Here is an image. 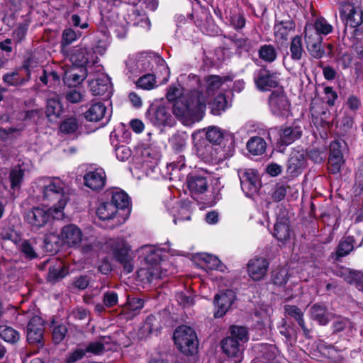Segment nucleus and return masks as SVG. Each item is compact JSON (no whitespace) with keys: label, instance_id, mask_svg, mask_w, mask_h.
I'll return each instance as SVG.
<instances>
[{"label":"nucleus","instance_id":"f257e3e1","mask_svg":"<svg viewBox=\"0 0 363 363\" xmlns=\"http://www.w3.org/2000/svg\"><path fill=\"white\" fill-rule=\"evenodd\" d=\"M42 199L51 204L54 218L62 219L64 217L63 210L69 199V189L59 178L45 179L40 187Z\"/></svg>","mask_w":363,"mask_h":363},{"label":"nucleus","instance_id":"f03ea898","mask_svg":"<svg viewBox=\"0 0 363 363\" xmlns=\"http://www.w3.org/2000/svg\"><path fill=\"white\" fill-rule=\"evenodd\" d=\"M183 125L191 126L201 121L205 115L206 108L203 92L192 89L185 96L183 92Z\"/></svg>","mask_w":363,"mask_h":363},{"label":"nucleus","instance_id":"7ed1b4c3","mask_svg":"<svg viewBox=\"0 0 363 363\" xmlns=\"http://www.w3.org/2000/svg\"><path fill=\"white\" fill-rule=\"evenodd\" d=\"M277 131V140L275 143L276 149L284 153L287 146L299 140L303 133L301 121L294 120L286 122L275 128Z\"/></svg>","mask_w":363,"mask_h":363},{"label":"nucleus","instance_id":"20e7f679","mask_svg":"<svg viewBox=\"0 0 363 363\" xmlns=\"http://www.w3.org/2000/svg\"><path fill=\"white\" fill-rule=\"evenodd\" d=\"M106 246L110 249L115 259L123 265V269L127 273L133 271V259L129 254L130 247L124 239L121 238L109 239L106 242Z\"/></svg>","mask_w":363,"mask_h":363},{"label":"nucleus","instance_id":"39448f33","mask_svg":"<svg viewBox=\"0 0 363 363\" xmlns=\"http://www.w3.org/2000/svg\"><path fill=\"white\" fill-rule=\"evenodd\" d=\"M199 341L194 328L183 324V363L198 360Z\"/></svg>","mask_w":363,"mask_h":363},{"label":"nucleus","instance_id":"423d86ee","mask_svg":"<svg viewBox=\"0 0 363 363\" xmlns=\"http://www.w3.org/2000/svg\"><path fill=\"white\" fill-rule=\"evenodd\" d=\"M340 17L343 22H345L343 36L345 38L347 26L354 28V34L358 31L357 28L363 23V11L361 8L357 7L354 3L345 1L340 9Z\"/></svg>","mask_w":363,"mask_h":363},{"label":"nucleus","instance_id":"0eeeda50","mask_svg":"<svg viewBox=\"0 0 363 363\" xmlns=\"http://www.w3.org/2000/svg\"><path fill=\"white\" fill-rule=\"evenodd\" d=\"M268 106L272 115L286 118L290 112V101L281 88L274 90L268 97Z\"/></svg>","mask_w":363,"mask_h":363},{"label":"nucleus","instance_id":"6e6552de","mask_svg":"<svg viewBox=\"0 0 363 363\" xmlns=\"http://www.w3.org/2000/svg\"><path fill=\"white\" fill-rule=\"evenodd\" d=\"M279 75L277 72L270 70L267 65H262L261 68L254 74V82L259 91H270L279 86Z\"/></svg>","mask_w":363,"mask_h":363},{"label":"nucleus","instance_id":"1a4fd4ad","mask_svg":"<svg viewBox=\"0 0 363 363\" xmlns=\"http://www.w3.org/2000/svg\"><path fill=\"white\" fill-rule=\"evenodd\" d=\"M206 138L212 144L220 145L224 142L222 147L224 158L232 157L235 152V137L233 135H224L219 128L209 127L206 133Z\"/></svg>","mask_w":363,"mask_h":363},{"label":"nucleus","instance_id":"9d476101","mask_svg":"<svg viewBox=\"0 0 363 363\" xmlns=\"http://www.w3.org/2000/svg\"><path fill=\"white\" fill-rule=\"evenodd\" d=\"M93 50L86 47L77 46L62 52L65 58L68 59L72 65L77 67H84L89 63L95 62L94 53Z\"/></svg>","mask_w":363,"mask_h":363},{"label":"nucleus","instance_id":"9b49d317","mask_svg":"<svg viewBox=\"0 0 363 363\" xmlns=\"http://www.w3.org/2000/svg\"><path fill=\"white\" fill-rule=\"evenodd\" d=\"M54 217L52 208L46 209L41 207H33L24 213L25 221L33 228L38 230L44 227L50 220V216Z\"/></svg>","mask_w":363,"mask_h":363},{"label":"nucleus","instance_id":"f8f14e48","mask_svg":"<svg viewBox=\"0 0 363 363\" xmlns=\"http://www.w3.org/2000/svg\"><path fill=\"white\" fill-rule=\"evenodd\" d=\"M242 190L247 196L251 197L257 193L262 183L257 172L252 169H246L239 174Z\"/></svg>","mask_w":363,"mask_h":363},{"label":"nucleus","instance_id":"ddd939ff","mask_svg":"<svg viewBox=\"0 0 363 363\" xmlns=\"http://www.w3.org/2000/svg\"><path fill=\"white\" fill-rule=\"evenodd\" d=\"M236 295L233 290L226 289L216 294L213 298L215 318L223 317L232 306Z\"/></svg>","mask_w":363,"mask_h":363},{"label":"nucleus","instance_id":"4468645a","mask_svg":"<svg viewBox=\"0 0 363 363\" xmlns=\"http://www.w3.org/2000/svg\"><path fill=\"white\" fill-rule=\"evenodd\" d=\"M269 267V262L267 258L256 256L248 261L247 272L254 281H260L265 278Z\"/></svg>","mask_w":363,"mask_h":363},{"label":"nucleus","instance_id":"2eb2a0df","mask_svg":"<svg viewBox=\"0 0 363 363\" xmlns=\"http://www.w3.org/2000/svg\"><path fill=\"white\" fill-rule=\"evenodd\" d=\"M306 166V152L303 149H294L289 155L286 172L291 177H296L300 175Z\"/></svg>","mask_w":363,"mask_h":363},{"label":"nucleus","instance_id":"dca6fc26","mask_svg":"<svg viewBox=\"0 0 363 363\" xmlns=\"http://www.w3.org/2000/svg\"><path fill=\"white\" fill-rule=\"evenodd\" d=\"M44 321L38 315L33 316L27 325V340L30 344L38 347L43 346Z\"/></svg>","mask_w":363,"mask_h":363},{"label":"nucleus","instance_id":"f3484780","mask_svg":"<svg viewBox=\"0 0 363 363\" xmlns=\"http://www.w3.org/2000/svg\"><path fill=\"white\" fill-rule=\"evenodd\" d=\"M146 116L155 125L172 126L175 123L167 108L162 105L150 106L146 112Z\"/></svg>","mask_w":363,"mask_h":363},{"label":"nucleus","instance_id":"a211bd4d","mask_svg":"<svg viewBox=\"0 0 363 363\" xmlns=\"http://www.w3.org/2000/svg\"><path fill=\"white\" fill-rule=\"evenodd\" d=\"M220 346L230 363H241L243 359V349L240 342L231 337H225L222 340Z\"/></svg>","mask_w":363,"mask_h":363},{"label":"nucleus","instance_id":"6ab92c4d","mask_svg":"<svg viewBox=\"0 0 363 363\" xmlns=\"http://www.w3.org/2000/svg\"><path fill=\"white\" fill-rule=\"evenodd\" d=\"M192 261L201 269L206 271L218 270L224 272L225 266L219 258L208 253H197L192 256Z\"/></svg>","mask_w":363,"mask_h":363},{"label":"nucleus","instance_id":"aec40b11","mask_svg":"<svg viewBox=\"0 0 363 363\" xmlns=\"http://www.w3.org/2000/svg\"><path fill=\"white\" fill-rule=\"evenodd\" d=\"M82 232L74 224H68L62 227L60 234V238L64 244L69 247L77 248L82 241Z\"/></svg>","mask_w":363,"mask_h":363},{"label":"nucleus","instance_id":"412c9836","mask_svg":"<svg viewBox=\"0 0 363 363\" xmlns=\"http://www.w3.org/2000/svg\"><path fill=\"white\" fill-rule=\"evenodd\" d=\"M345 163L341 144L338 141H333L330 145V152L328 159V170L330 174H336L340 172Z\"/></svg>","mask_w":363,"mask_h":363},{"label":"nucleus","instance_id":"4be33fe9","mask_svg":"<svg viewBox=\"0 0 363 363\" xmlns=\"http://www.w3.org/2000/svg\"><path fill=\"white\" fill-rule=\"evenodd\" d=\"M293 234L290 220L288 217H277L274 225L272 236L283 245L286 244Z\"/></svg>","mask_w":363,"mask_h":363},{"label":"nucleus","instance_id":"5701e85b","mask_svg":"<svg viewBox=\"0 0 363 363\" xmlns=\"http://www.w3.org/2000/svg\"><path fill=\"white\" fill-rule=\"evenodd\" d=\"M166 99L172 106V113L182 121V87L179 84L171 85L167 90Z\"/></svg>","mask_w":363,"mask_h":363},{"label":"nucleus","instance_id":"b1692460","mask_svg":"<svg viewBox=\"0 0 363 363\" xmlns=\"http://www.w3.org/2000/svg\"><path fill=\"white\" fill-rule=\"evenodd\" d=\"M355 239L354 236L343 237L337 244L335 251L332 252L328 260L332 262H340L342 257L350 255L354 248Z\"/></svg>","mask_w":363,"mask_h":363},{"label":"nucleus","instance_id":"393cba45","mask_svg":"<svg viewBox=\"0 0 363 363\" xmlns=\"http://www.w3.org/2000/svg\"><path fill=\"white\" fill-rule=\"evenodd\" d=\"M332 334L338 335L344 339H349L356 330L354 323L347 318H340L335 320L331 325Z\"/></svg>","mask_w":363,"mask_h":363},{"label":"nucleus","instance_id":"a878e982","mask_svg":"<svg viewBox=\"0 0 363 363\" xmlns=\"http://www.w3.org/2000/svg\"><path fill=\"white\" fill-rule=\"evenodd\" d=\"M30 73L28 70L19 68L3 75L2 80L8 86H21L30 80Z\"/></svg>","mask_w":363,"mask_h":363},{"label":"nucleus","instance_id":"bb28decb","mask_svg":"<svg viewBox=\"0 0 363 363\" xmlns=\"http://www.w3.org/2000/svg\"><path fill=\"white\" fill-rule=\"evenodd\" d=\"M186 185L190 192L194 194H203L208 188L207 177L196 172L187 175Z\"/></svg>","mask_w":363,"mask_h":363},{"label":"nucleus","instance_id":"cd10ccee","mask_svg":"<svg viewBox=\"0 0 363 363\" xmlns=\"http://www.w3.org/2000/svg\"><path fill=\"white\" fill-rule=\"evenodd\" d=\"M90 90L94 96H108L111 93V84L108 77L101 74L97 78L89 81Z\"/></svg>","mask_w":363,"mask_h":363},{"label":"nucleus","instance_id":"c85d7f7f","mask_svg":"<svg viewBox=\"0 0 363 363\" xmlns=\"http://www.w3.org/2000/svg\"><path fill=\"white\" fill-rule=\"evenodd\" d=\"M138 279L143 282L152 283L161 279L164 273L159 265H150L144 263L137 272Z\"/></svg>","mask_w":363,"mask_h":363},{"label":"nucleus","instance_id":"c756f323","mask_svg":"<svg viewBox=\"0 0 363 363\" xmlns=\"http://www.w3.org/2000/svg\"><path fill=\"white\" fill-rule=\"evenodd\" d=\"M84 184L92 190L98 191L104 187L106 174L102 169H96L86 173L84 177Z\"/></svg>","mask_w":363,"mask_h":363},{"label":"nucleus","instance_id":"7c9ffc66","mask_svg":"<svg viewBox=\"0 0 363 363\" xmlns=\"http://www.w3.org/2000/svg\"><path fill=\"white\" fill-rule=\"evenodd\" d=\"M141 253L145 256V264L150 265H159L164 260L165 255L163 250L151 245L143 246L140 248Z\"/></svg>","mask_w":363,"mask_h":363},{"label":"nucleus","instance_id":"2f4dec72","mask_svg":"<svg viewBox=\"0 0 363 363\" xmlns=\"http://www.w3.org/2000/svg\"><path fill=\"white\" fill-rule=\"evenodd\" d=\"M226 18L229 21L230 26L238 32L242 30L246 25L244 11L239 8L234 7L230 9Z\"/></svg>","mask_w":363,"mask_h":363},{"label":"nucleus","instance_id":"473e14b6","mask_svg":"<svg viewBox=\"0 0 363 363\" xmlns=\"http://www.w3.org/2000/svg\"><path fill=\"white\" fill-rule=\"evenodd\" d=\"M285 313L290 317L295 319L298 325L303 330V335L306 337H310L311 330H309L305 323L303 318V313L301 309L294 305H286L284 306Z\"/></svg>","mask_w":363,"mask_h":363},{"label":"nucleus","instance_id":"72a5a7b5","mask_svg":"<svg viewBox=\"0 0 363 363\" xmlns=\"http://www.w3.org/2000/svg\"><path fill=\"white\" fill-rule=\"evenodd\" d=\"M311 318L320 325H326L330 321L328 308L321 303H314L310 308Z\"/></svg>","mask_w":363,"mask_h":363},{"label":"nucleus","instance_id":"f704fd0d","mask_svg":"<svg viewBox=\"0 0 363 363\" xmlns=\"http://www.w3.org/2000/svg\"><path fill=\"white\" fill-rule=\"evenodd\" d=\"M232 43H233L238 51L251 52H254L255 46L257 45V41L252 40L247 37H238L237 34L228 37Z\"/></svg>","mask_w":363,"mask_h":363},{"label":"nucleus","instance_id":"c9c22d12","mask_svg":"<svg viewBox=\"0 0 363 363\" xmlns=\"http://www.w3.org/2000/svg\"><path fill=\"white\" fill-rule=\"evenodd\" d=\"M106 112L105 105L101 102H96L84 113V117L88 121L98 122L104 118Z\"/></svg>","mask_w":363,"mask_h":363},{"label":"nucleus","instance_id":"e433bc0d","mask_svg":"<svg viewBox=\"0 0 363 363\" xmlns=\"http://www.w3.org/2000/svg\"><path fill=\"white\" fill-rule=\"evenodd\" d=\"M246 147L251 155L255 156L262 155L266 151L267 143L264 138L255 136L249 139Z\"/></svg>","mask_w":363,"mask_h":363},{"label":"nucleus","instance_id":"4c0bfd02","mask_svg":"<svg viewBox=\"0 0 363 363\" xmlns=\"http://www.w3.org/2000/svg\"><path fill=\"white\" fill-rule=\"evenodd\" d=\"M257 53L259 59L268 64L275 62L278 57L277 51L272 44L262 45L257 50Z\"/></svg>","mask_w":363,"mask_h":363},{"label":"nucleus","instance_id":"58836bf2","mask_svg":"<svg viewBox=\"0 0 363 363\" xmlns=\"http://www.w3.org/2000/svg\"><path fill=\"white\" fill-rule=\"evenodd\" d=\"M289 50L291 58L294 62H299L305 53L301 35H296L291 38Z\"/></svg>","mask_w":363,"mask_h":363},{"label":"nucleus","instance_id":"ea45409f","mask_svg":"<svg viewBox=\"0 0 363 363\" xmlns=\"http://www.w3.org/2000/svg\"><path fill=\"white\" fill-rule=\"evenodd\" d=\"M295 28V21L290 16L285 20L276 21L274 26L275 33L280 36L281 39H286L289 32L294 30Z\"/></svg>","mask_w":363,"mask_h":363},{"label":"nucleus","instance_id":"a19ab883","mask_svg":"<svg viewBox=\"0 0 363 363\" xmlns=\"http://www.w3.org/2000/svg\"><path fill=\"white\" fill-rule=\"evenodd\" d=\"M290 274L288 269L278 267L271 272L272 283L277 286H284L288 282Z\"/></svg>","mask_w":363,"mask_h":363},{"label":"nucleus","instance_id":"79ce46f5","mask_svg":"<svg viewBox=\"0 0 363 363\" xmlns=\"http://www.w3.org/2000/svg\"><path fill=\"white\" fill-rule=\"evenodd\" d=\"M81 35L80 31H75L70 28H65L62 32L60 52H63L70 49L71 48H69V45L77 40Z\"/></svg>","mask_w":363,"mask_h":363},{"label":"nucleus","instance_id":"37998d69","mask_svg":"<svg viewBox=\"0 0 363 363\" xmlns=\"http://www.w3.org/2000/svg\"><path fill=\"white\" fill-rule=\"evenodd\" d=\"M228 107V101L225 94H219L213 100L209 103L211 113L214 116H220L226 110Z\"/></svg>","mask_w":363,"mask_h":363},{"label":"nucleus","instance_id":"c03bdc74","mask_svg":"<svg viewBox=\"0 0 363 363\" xmlns=\"http://www.w3.org/2000/svg\"><path fill=\"white\" fill-rule=\"evenodd\" d=\"M162 328V315H150L146 319L143 327V330L147 331L148 333H158Z\"/></svg>","mask_w":363,"mask_h":363},{"label":"nucleus","instance_id":"a18cd8bd","mask_svg":"<svg viewBox=\"0 0 363 363\" xmlns=\"http://www.w3.org/2000/svg\"><path fill=\"white\" fill-rule=\"evenodd\" d=\"M63 111V106L58 96L50 97L47 101L46 113L48 117H59Z\"/></svg>","mask_w":363,"mask_h":363},{"label":"nucleus","instance_id":"49530a36","mask_svg":"<svg viewBox=\"0 0 363 363\" xmlns=\"http://www.w3.org/2000/svg\"><path fill=\"white\" fill-rule=\"evenodd\" d=\"M96 213L101 220H110L116 213V207L111 202H104L98 206Z\"/></svg>","mask_w":363,"mask_h":363},{"label":"nucleus","instance_id":"de8ad7c7","mask_svg":"<svg viewBox=\"0 0 363 363\" xmlns=\"http://www.w3.org/2000/svg\"><path fill=\"white\" fill-rule=\"evenodd\" d=\"M229 333L230 336L227 337H231L232 339L238 340L239 342H246L249 340L248 330L245 326L230 325L229 328Z\"/></svg>","mask_w":363,"mask_h":363},{"label":"nucleus","instance_id":"09e8293b","mask_svg":"<svg viewBox=\"0 0 363 363\" xmlns=\"http://www.w3.org/2000/svg\"><path fill=\"white\" fill-rule=\"evenodd\" d=\"M111 203L114 205L117 212L118 209L128 208L130 204L129 197L124 191H116L113 193Z\"/></svg>","mask_w":363,"mask_h":363},{"label":"nucleus","instance_id":"8fccbe9b","mask_svg":"<svg viewBox=\"0 0 363 363\" xmlns=\"http://www.w3.org/2000/svg\"><path fill=\"white\" fill-rule=\"evenodd\" d=\"M24 176V170L22 169L20 164L14 166L9 174V179L11 181V187L12 189L19 188Z\"/></svg>","mask_w":363,"mask_h":363},{"label":"nucleus","instance_id":"3c124183","mask_svg":"<svg viewBox=\"0 0 363 363\" xmlns=\"http://www.w3.org/2000/svg\"><path fill=\"white\" fill-rule=\"evenodd\" d=\"M313 29L317 31L320 35H328L331 33L333 30V27L330 24L328 21L323 17H318L316 18L313 25H312Z\"/></svg>","mask_w":363,"mask_h":363},{"label":"nucleus","instance_id":"603ef678","mask_svg":"<svg viewBox=\"0 0 363 363\" xmlns=\"http://www.w3.org/2000/svg\"><path fill=\"white\" fill-rule=\"evenodd\" d=\"M304 39L306 45L323 42V37L315 31L312 25H306L304 30Z\"/></svg>","mask_w":363,"mask_h":363},{"label":"nucleus","instance_id":"864d4df0","mask_svg":"<svg viewBox=\"0 0 363 363\" xmlns=\"http://www.w3.org/2000/svg\"><path fill=\"white\" fill-rule=\"evenodd\" d=\"M110 337L103 336L101 337L99 341L91 342L86 346L85 352L99 354L104 350V344L108 343L110 340Z\"/></svg>","mask_w":363,"mask_h":363},{"label":"nucleus","instance_id":"5fc2aeb1","mask_svg":"<svg viewBox=\"0 0 363 363\" xmlns=\"http://www.w3.org/2000/svg\"><path fill=\"white\" fill-rule=\"evenodd\" d=\"M79 126L78 120L75 117H69L65 118L60 124V130L65 134L75 133Z\"/></svg>","mask_w":363,"mask_h":363},{"label":"nucleus","instance_id":"6e6d98bb","mask_svg":"<svg viewBox=\"0 0 363 363\" xmlns=\"http://www.w3.org/2000/svg\"><path fill=\"white\" fill-rule=\"evenodd\" d=\"M66 275V272L62 264L59 263L57 266L49 267L48 281L50 282H56L62 279Z\"/></svg>","mask_w":363,"mask_h":363},{"label":"nucleus","instance_id":"4d7b16f0","mask_svg":"<svg viewBox=\"0 0 363 363\" xmlns=\"http://www.w3.org/2000/svg\"><path fill=\"white\" fill-rule=\"evenodd\" d=\"M306 155L315 163L320 164L326 157V148L324 147L322 148L311 147L307 150Z\"/></svg>","mask_w":363,"mask_h":363},{"label":"nucleus","instance_id":"13d9d810","mask_svg":"<svg viewBox=\"0 0 363 363\" xmlns=\"http://www.w3.org/2000/svg\"><path fill=\"white\" fill-rule=\"evenodd\" d=\"M214 53L217 60L220 62H224L225 60L230 59L233 56L230 47L225 43L216 48Z\"/></svg>","mask_w":363,"mask_h":363},{"label":"nucleus","instance_id":"bf43d9fd","mask_svg":"<svg viewBox=\"0 0 363 363\" xmlns=\"http://www.w3.org/2000/svg\"><path fill=\"white\" fill-rule=\"evenodd\" d=\"M0 336L6 342L10 343H15L20 339V335L18 332L11 327L0 328Z\"/></svg>","mask_w":363,"mask_h":363},{"label":"nucleus","instance_id":"052dcab7","mask_svg":"<svg viewBox=\"0 0 363 363\" xmlns=\"http://www.w3.org/2000/svg\"><path fill=\"white\" fill-rule=\"evenodd\" d=\"M156 84L155 77L152 74H146L142 77H140L136 84L138 87L142 88L143 89L150 90L155 87Z\"/></svg>","mask_w":363,"mask_h":363},{"label":"nucleus","instance_id":"680f3d73","mask_svg":"<svg viewBox=\"0 0 363 363\" xmlns=\"http://www.w3.org/2000/svg\"><path fill=\"white\" fill-rule=\"evenodd\" d=\"M224 80L219 75H209L206 78V91L208 94H211L215 90L219 89L220 86L224 83Z\"/></svg>","mask_w":363,"mask_h":363},{"label":"nucleus","instance_id":"e2e57ef3","mask_svg":"<svg viewBox=\"0 0 363 363\" xmlns=\"http://www.w3.org/2000/svg\"><path fill=\"white\" fill-rule=\"evenodd\" d=\"M323 354L328 356V358L333 362H337L342 359L341 352L342 350L337 349L333 345H325L323 347Z\"/></svg>","mask_w":363,"mask_h":363},{"label":"nucleus","instance_id":"0e129e2a","mask_svg":"<svg viewBox=\"0 0 363 363\" xmlns=\"http://www.w3.org/2000/svg\"><path fill=\"white\" fill-rule=\"evenodd\" d=\"M101 249V243L94 240L89 242H85L81 247V252L85 255H93Z\"/></svg>","mask_w":363,"mask_h":363},{"label":"nucleus","instance_id":"69168bd1","mask_svg":"<svg viewBox=\"0 0 363 363\" xmlns=\"http://www.w3.org/2000/svg\"><path fill=\"white\" fill-rule=\"evenodd\" d=\"M85 77L84 74L81 75L77 73L66 72L65 77L63 78L64 82L67 84L69 86H76L77 84H80L84 79Z\"/></svg>","mask_w":363,"mask_h":363},{"label":"nucleus","instance_id":"338daca9","mask_svg":"<svg viewBox=\"0 0 363 363\" xmlns=\"http://www.w3.org/2000/svg\"><path fill=\"white\" fill-rule=\"evenodd\" d=\"M306 48L311 56L315 59H321L325 54L322 43L311 44Z\"/></svg>","mask_w":363,"mask_h":363},{"label":"nucleus","instance_id":"774afa93","mask_svg":"<svg viewBox=\"0 0 363 363\" xmlns=\"http://www.w3.org/2000/svg\"><path fill=\"white\" fill-rule=\"evenodd\" d=\"M348 284H354L359 291H363V272L354 269Z\"/></svg>","mask_w":363,"mask_h":363}]
</instances>
